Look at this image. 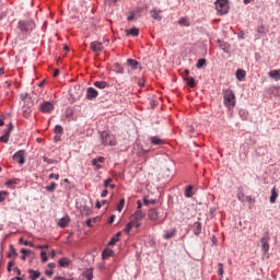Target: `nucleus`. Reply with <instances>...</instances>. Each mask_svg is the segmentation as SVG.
Instances as JSON below:
<instances>
[{
	"label": "nucleus",
	"mask_w": 280,
	"mask_h": 280,
	"mask_svg": "<svg viewBox=\"0 0 280 280\" xmlns=\"http://www.w3.org/2000/svg\"><path fill=\"white\" fill-rule=\"evenodd\" d=\"M150 143H152V145H163V143H165V140L155 136L150 138Z\"/></svg>",
	"instance_id": "obj_16"
},
{
	"label": "nucleus",
	"mask_w": 280,
	"mask_h": 280,
	"mask_svg": "<svg viewBox=\"0 0 280 280\" xmlns=\"http://www.w3.org/2000/svg\"><path fill=\"white\" fill-rule=\"evenodd\" d=\"M19 183H21L19 178H13V179L7 180L5 186L9 187L10 189H14V187H16Z\"/></svg>",
	"instance_id": "obj_13"
},
{
	"label": "nucleus",
	"mask_w": 280,
	"mask_h": 280,
	"mask_svg": "<svg viewBox=\"0 0 280 280\" xmlns=\"http://www.w3.org/2000/svg\"><path fill=\"white\" fill-rule=\"evenodd\" d=\"M69 224V219L68 217L66 218H61L58 222V226H60V229H65L67 225Z\"/></svg>",
	"instance_id": "obj_26"
},
{
	"label": "nucleus",
	"mask_w": 280,
	"mask_h": 280,
	"mask_svg": "<svg viewBox=\"0 0 280 280\" xmlns=\"http://www.w3.org/2000/svg\"><path fill=\"white\" fill-rule=\"evenodd\" d=\"M236 78L240 80V82H242V80L246 78V71L238 69L236 71Z\"/></svg>",
	"instance_id": "obj_27"
},
{
	"label": "nucleus",
	"mask_w": 280,
	"mask_h": 280,
	"mask_svg": "<svg viewBox=\"0 0 280 280\" xmlns=\"http://www.w3.org/2000/svg\"><path fill=\"white\" fill-rule=\"evenodd\" d=\"M148 218L152 222H156V220H159V210L158 209H150L148 211Z\"/></svg>",
	"instance_id": "obj_11"
},
{
	"label": "nucleus",
	"mask_w": 280,
	"mask_h": 280,
	"mask_svg": "<svg viewBox=\"0 0 280 280\" xmlns=\"http://www.w3.org/2000/svg\"><path fill=\"white\" fill-rule=\"evenodd\" d=\"M69 264H71V260H69V258H67V257L59 259V266H61V268H67V266H69Z\"/></svg>",
	"instance_id": "obj_25"
},
{
	"label": "nucleus",
	"mask_w": 280,
	"mask_h": 280,
	"mask_svg": "<svg viewBox=\"0 0 280 280\" xmlns=\"http://www.w3.org/2000/svg\"><path fill=\"white\" fill-rule=\"evenodd\" d=\"M90 48L94 54H102L104 51V45L101 42H92Z\"/></svg>",
	"instance_id": "obj_8"
},
{
	"label": "nucleus",
	"mask_w": 280,
	"mask_h": 280,
	"mask_svg": "<svg viewBox=\"0 0 280 280\" xmlns=\"http://www.w3.org/2000/svg\"><path fill=\"white\" fill-rule=\"evenodd\" d=\"M185 196L186 198H192L194 197V186L189 185L185 189Z\"/></svg>",
	"instance_id": "obj_23"
},
{
	"label": "nucleus",
	"mask_w": 280,
	"mask_h": 280,
	"mask_svg": "<svg viewBox=\"0 0 280 280\" xmlns=\"http://www.w3.org/2000/svg\"><path fill=\"white\" fill-rule=\"evenodd\" d=\"M60 139H61L60 135L56 133V136L54 137L55 143H58V141H60Z\"/></svg>",
	"instance_id": "obj_61"
},
{
	"label": "nucleus",
	"mask_w": 280,
	"mask_h": 280,
	"mask_svg": "<svg viewBox=\"0 0 280 280\" xmlns=\"http://www.w3.org/2000/svg\"><path fill=\"white\" fill-rule=\"evenodd\" d=\"M55 135H62V132H65V129L62 128V126L57 125L54 129Z\"/></svg>",
	"instance_id": "obj_37"
},
{
	"label": "nucleus",
	"mask_w": 280,
	"mask_h": 280,
	"mask_svg": "<svg viewBox=\"0 0 280 280\" xmlns=\"http://www.w3.org/2000/svg\"><path fill=\"white\" fill-rule=\"evenodd\" d=\"M94 86H96V89L104 90L107 89L108 83L106 81H96L94 82Z\"/></svg>",
	"instance_id": "obj_22"
},
{
	"label": "nucleus",
	"mask_w": 280,
	"mask_h": 280,
	"mask_svg": "<svg viewBox=\"0 0 280 280\" xmlns=\"http://www.w3.org/2000/svg\"><path fill=\"white\" fill-rule=\"evenodd\" d=\"M84 277H85L86 280H93V270L92 269H88L84 272Z\"/></svg>",
	"instance_id": "obj_34"
},
{
	"label": "nucleus",
	"mask_w": 280,
	"mask_h": 280,
	"mask_svg": "<svg viewBox=\"0 0 280 280\" xmlns=\"http://www.w3.org/2000/svg\"><path fill=\"white\" fill-rule=\"evenodd\" d=\"M133 226H135V223H132L131 221L129 223H127V225L124 229L126 235H130V231H132Z\"/></svg>",
	"instance_id": "obj_29"
},
{
	"label": "nucleus",
	"mask_w": 280,
	"mask_h": 280,
	"mask_svg": "<svg viewBox=\"0 0 280 280\" xmlns=\"http://www.w3.org/2000/svg\"><path fill=\"white\" fill-rule=\"evenodd\" d=\"M92 165H95L96 170H102V164L95 159L92 160Z\"/></svg>",
	"instance_id": "obj_46"
},
{
	"label": "nucleus",
	"mask_w": 280,
	"mask_h": 280,
	"mask_svg": "<svg viewBox=\"0 0 280 280\" xmlns=\"http://www.w3.org/2000/svg\"><path fill=\"white\" fill-rule=\"evenodd\" d=\"M0 141L2 142V143H8V141H10V136H2V137H0Z\"/></svg>",
	"instance_id": "obj_48"
},
{
	"label": "nucleus",
	"mask_w": 280,
	"mask_h": 280,
	"mask_svg": "<svg viewBox=\"0 0 280 280\" xmlns=\"http://www.w3.org/2000/svg\"><path fill=\"white\" fill-rule=\"evenodd\" d=\"M219 47L222 49V51H224V54H229L231 50V45H229L226 42L219 40Z\"/></svg>",
	"instance_id": "obj_14"
},
{
	"label": "nucleus",
	"mask_w": 280,
	"mask_h": 280,
	"mask_svg": "<svg viewBox=\"0 0 280 280\" xmlns=\"http://www.w3.org/2000/svg\"><path fill=\"white\" fill-rule=\"evenodd\" d=\"M32 106H34V102H31L27 107H23V117L26 119L32 115Z\"/></svg>",
	"instance_id": "obj_12"
},
{
	"label": "nucleus",
	"mask_w": 280,
	"mask_h": 280,
	"mask_svg": "<svg viewBox=\"0 0 280 280\" xmlns=\"http://www.w3.org/2000/svg\"><path fill=\"white\" fill-rule=\"evenodd\" d=\"M137 84L141 88L145 86V80L143 79H135Z\"/></svg>",
	"instance_id": "obj_47"
},
{
	"label": "nucleus",
	"mask_w": 280,
	"mask_h": 280,
	"mask_svg": "<svg viewBox=\"0 0 280 280\" xmlns=\"http://www.w3.org/2000/svg\"><path fill=\"white\" fill-rule=\"evenodd\" d=\"M42 159H43L44 163H47L48 165H54V163H56V160H51L47 156H43Z\"/></svg>",
	"instance_id": "obj_43"
},
{
	"label": "nucleus",
	"mask_w": 280,
	"mask_h": 280,
	"mask_svg": "<svg viewBox=\"0 0 280 280\" xmlns=\"http://www.w3.org/2000/svg\"><path fill=\"white\" fill-rule=\"evenodd\" d=\"M12 130H14V126H12V124L9 125V127L7 129H4V136L10 137V133L12 132Z\"/></svg>",
	"instance_id": "obj_39"
},
{
	"label": "nucleus",
	"mask_w": 280,
	"mask_h": 280,
	"mask_svg": "<svg viewBox=\"0 0 280 280\" xmlns=\"http://www.w3.org/2000/svg\"><path fill=\"white\" fill-rule=\"evenodd\" d=\"M277 198H279V192L277 191V188L273 187L271 189L270 203L275 205V202H277Z\"/></svg>",
	"instance_id": "obj_17"
},
{
	"label": "nucleus",
	"mask_w": 280,
	"mask_h": 280,
	"mask_svg": "<svg viewBox=\"0 0 280 280\" xmlns=\"http://www.w3.org/2000/svg\"><path fill=\"white\" fill-rule=\"evenodd\" d=\"M28 273H30L31 280H36L40 277V271H38V270L30 269Z\"/></svg>",
	"instance_id": "obj_18"
},
{
	"label": "nucleus",
	"mask_w": 280,
	"mask_h": 280,
	"mask_svg": "<svg viewBox=\"0 0 280 280\" xmlns=\"http://www.w3.org/2000/svg\"><path fill=\"white\" fill-rule=\"evenodd\" d=\"M95 161H97L98 163H104L105 159L104 156H100L97 159H94Z\"/></svg>",
	"instance_id": "obj_63"
},
{
	"label": "nucleus",
	"mask_w": 280,
	"mask_h": 280,
	"mask_svg": "<svg viewBox=\"0 0 280 280\" xmlns=\"http://www.w3.org/2000/svg\"><path fill=\"white\" fill-rule=\"evenodd\" d=\"M268 75L272 80H276V82H279V80H280V70H270Z\"/></svg>",
	"instance_id": "obj_15"
},
{
	"label": "nucleus",
	"mask_w": 280,
	"mask_h": 280,
	"mask_svg": "<svg viewBox=\"0 0 280 280\" xmlns=\"http://www.w3.org/2000/svg\"><path fill=\"white\" fill-rule=\"evenodd\" d=\"M127 65L128 67H131V69H139V61L135 60V59H128L127 60Z\"/></svg>",
	"instance_id": "obj_21"
},
{
	"label": "nucleus",
	"mask_w": 280,
	"mask_h": 280,
	"mask_svg": "<svg viewBox=\"0 0 280 280\" xmlns=\"http://www.w3.org/2000/svg\"><path fill=\"white\" fill-rule=\"evenodd\" d=\"M178 25H183V27H189V21L185 18H180L178 20Z\"/></svg>",
	"instance_id": "obj_31"
},
{
	"label": "nucleus",
	"mask_w": 280,
	"mask_h": 280,
	"mask_svg": "<svg viewBox=\"0 0 280 280\" xmlns=\"http://www.w3.org/2000/svg\"><path fill=\"white\" fill-rule=\"evenodd\" d=\"M150 14L154 19V21H161V15L159 14V11L152 10L150 11Z\"/></svg>",
	"instance_id": "obj_30"
},
{
	"label": "nucleus",
	"mask_w": 280,
	"mask_h": 280,
	"mask_svg": "<svg viewBox=\"0 0 280 280\" xmlns=\"http://www.w3.org/2000/svg\"><path fill=\"white\" fill-rule=\"evenodd\" d=\"M97 95H100V92H97L95 88H88L85 95L86 100L93 101L97 97Z\"/></svg>",
	"instance_id": "obj_9"
},
{
	"label": "nucleus",
	"mask_w": 280,
	"mask_h": 280,
	"mask_svg": "<svg viewBox=\"0 0 280 280\" xmlns=\"http://www.w3.org/2000/svg\"><path fill=\"white\" fill-rule=\"evenodd\" d=\"M126 205V199H120L119 203L117 205V211H124V207Z\"/></svg>",
	"instance_id": "obj_36"
},
{
	"label": "nucleus",
	"mask_w": 280,
	"mask_h": 280,
	"mask_svg": "<svg viewBox=\"0 0 280 280\" xmlns=\"http://www.w3.org/2000/svg\"><path fill=\"white\" fill-rule=\"evenodd\" d=\"M14 255H16V249H14V247H11V250L8 254V257H14Z\"/></svg>",
	"instance_id": "obj_50"
},
{
	"label": "nucleus",
	"mask_w": 280,
	"mask_h": 280,
	"mask_svg": "<svg viewBox=\"0 0 280 280\" xmlns=\"http://www.w3.org/2000/svg\"><path fill=\"white\" fill-rule=\"evenodd\" d=\"M21 253H22V255H30V253H32V250L22 248Z\"/></svg>",
	"instance_id": "obj_59"
},
{
	"label": "nucleus",
	"mask_w": 280,
	"mask_h": 280,
	"mask_svg": "<svg viewBox=\"0 0 280 280\" xmlns=\"http://www.w3.org/2000/svg\"><path fill=\"white\" fill-rule=\"evenodd\" d=\"M187 78H190V77H189V70H185V71L183 72V79L185 80V82H186Z\"/></svg>",
	"instance_id": "obj_53"
},
{
	"label": "nucleus",
	"mask_w": 280,
	"mask_h": 280,
	"mask_svg": "<svg viewBox=\"0 0 280 280\" xmlns=\"http://www.w3.org/2000/svg\"><path fill=\"white\" fill-rule=\"evenodd\" d=\"M200 233H202V224L200 222H195L194 223V234L200 235Z\"/></svg>",
	"instance_id": "obj_19"
},
{
	"label": "nucleus",
	"mask_w": 280,
	"mask_h": 280,
	"mask_svg": "<svg viewBox=\"0 0 280 280\" xmlns=\"http://www.w3.org/2000/svg\"><path fill=\"white\" fill-rule=\"evenodd\" d=\"M223 104L226 108L235 107V94L231 90H226L223 94Z\"/></svg>",
	"instance_id": "obj_1"
},
{
	"label": "nucleus",
	"mask_w": 280,
	"mask_h": 280,
	"mask_svg": "<svg viewBox=\"0 0 280 280\" xmlns=\"http://www.w3.org/2000/svg\"><path fill=\"white\" fill-rule=\"evenodd\" d=\"M257 32H258L259 34H266V27L259 26L258 30H257Z\"/></svg>",
	"instance_id": "obj_57"
},
{
	"label": "nucleus",
	"mask_w": 280,
	"mask_h": 280,
	"mask_svg": "<svg viewBox=\"0 0 280 280\" xmlns=\"http://www.w3.org/2000/svg\"><path fill=\"white\" fill-rule=\"evenodd\" d=\"M113 256V250L110 249H105L103 252V259H106L107 257H112Z\"/></svg>",
	"instance_id": "obj_42"
},
{
	"label": "nucleus",
	"mask_w": 280,
	"mask_h": 280,
	"mask_svg": "<svg viewBox=\"0 0 280 280\" xmlns=\"http://www.w3.org/2000/svg\"><path fill=\"white\" fill-rule=\"evenodd\" d=\"M205 65H207V59H198V61L196 63V68L202 69V67H205Z\"/></svg>",
	"instance_id": "obj_33"
},
{
	"label": "nucleus",
	"mask_w": 280,
	"mask_h": 280,
	"mask_svg": "<svg viewBox=\"0 0 280 280\" xmlns=\"http://www.w3.org/2000/svg\"><path fill=\"white\" fill-rule=\"evenodd\" d=\"M261 244H262V250L264 253H268V250H270V234L268 232H266L264 234V236L260 240Z\"/></svg>",
	"instance_id": "obj_6"
},
{
	"label": "nucleus",
	"mask_w": 280,
	"mask_h": 280,
	"mask_svg": "<svg viewBox=\"0 0 280 280\" xmlns=\"http://www.w3.org/2000/svg\"><path fill=\"white\" fill-rule=\"evenodd\" d=\"M186 84L190 86V89H196V79H194V77L187 78Z\"/></svg>",
	"instance_id": "obj_28"
},
{
	"label": "nucleus",
	"mask_w": 280,
	"mask_h": 280,
	"mask_svg": "<svg viewBox=\"0 0 280 280\" xmlns=\"http://www.w3.org/2000/svg\"><path fill=\"white\" fill-rule=\"evenodd\" d=\"M128 21H135V13H130L127 18Z\"/></svg>",
	"instance_id": "obj_62"
},
{
	"label": "nucleus",
	"mask_w": 280,
	"mask_h": 280,
	"mask_svg": "<svg viewBox=\"0 0 280 280\" xmlns=\"http://www.w3.org/2000/svg\"><path fill=\"white\" fill-rule=\"evenodd\" d=\"M54 103H51V102H44V103H42L40 104V110L43 112V113H51L52 110H54Z\"/></svg>",
	"instance_id": "obj_10"
},
{
	"label": "nucleus",
	"mask_w": 280,
	"mask_h": 280,
	"mask_svg": "<svg viewBox=\"0 0 280 280\" xmlns=\"http://www.w3.org/2000/svg\"><path fill=\"white\" fill-rule=\"evenodd\" d=\"M215 10L220 16L229 14V1L228 0H217Z\"/></svg>",
	"instance_id": "obj_3"
},
{
	"label": "nucleus",
	"mask_w": 280,
	"mask_h": 280,
	"mask_svg": "<svg viewBox=\"0 0 280 280\" xmlns=\"http://www.w3.org/2000/svg\"><path fill=\"white\" fill-rule=\"evenodd\" d=\"M117 242H119V238L113 237V238L110 240L109 244H110V246H113V245L117 244Z\"/></svg>",
	"instance_id": "obj_58"
},
{
	"label": "nucleus",
	"mask_w": 280,
	"mask_h": 280,
	"mask_svg": "<svg viewBox=\"0 0 280 280\" xmlns=\"http://www.w3.org/2000/svg\"><path fill=\"white\" fill-rule=\"evenodd\" d=\"M145 218V214L141 210H137L133 214L130 215V222L131 224H135L136 229H139L141 226V220Z\"/></svg>",
	"instance_id": "obj_4"
},
{
	"label": "nucleus",
	"mask_w": 280,
	"mask_h": 280,
	"mask_svg": "<svg viewBox=\"0 0 280 280\" xmlns=\"http://www.w3.org/2000/svg\"><path fill=\"white\" fill-rule=\"evenodd\" d=\"M104 205H106V200L97 201L96 209H102V207H104Z\"/></svg>",
	"instance_id": "obj_49"
},
{
	"label": "nucleus",
	"mask_w": 280,
	"mask_h": 280,
	"mask_svg": "<svg viewBox=\"0 0 280 280\" xmlns=\"http://www.w3.org/2000/svg\"><path fill=\"white\" fill-rule=\"evenodd\" d=\"M97 220H100L98 217L93 218V219H88L85 224H86V226H89L91 229L93 226V222H97Z\"/></svg>",
	"instance_id": "obj_35"
},
{
	"label": "nucleus",
	"mask_w": 280,
	"mask_h": 280,
	"mask_svg": "<svg viewBox=\"0 0 280 280\" xmlns=\"http://www.w3.org/2000/svg\"><path fill=\"white\" fill-rule=\"evenodd\" d=\"M40 259L44 264L47 262L48 258H47V253L46 252L40 253Z\"/></svg>",
	"instance_id": "obj_45"
},
{
	"label": "nucleus",
	"mask_w": 280,
	"mask_h": 280,
	"mask_svg": "<svg viewBox=\"0 0 280 280\" xmlns=\"http://www.w3.org/2000/svg\"><path fill=\"white\" fill-rule=\"evenodd\" d=\"M13 161H16L20 165L25 163V150L18 151L13 156Z\"/></svg>",
	"instance_id": "obj_7"
},
{
	"label": "nucleus",
	"mask_w": 280,
	"mask_h": 280,
	"mask_svg": "<svg viewBox=\"0 0 280 280\" xmlns=\"http://www.w3.org/2000/svg\"><path fill=\"white\" fill-rule=\"evenodd\" d=\"M245 202L253 203V202H255V199H253L252 196H245Z\"/></svg>",
	"instance_id": "obj_51"
},
{
	"label": "nucleus",
	"mask_w": 280,
	"mask_h": 280,
	"mask_svg": "<svg viewBox=\"0 0 280 280\" xmlns=\"http://www.w3.org/2000/svg\"><path fill=\"white\" fill-rule=\"evenodd\" d=\"M144 205H156V200H148V199H144Z\"/></svg>",
	"instance_id": "obj_56"
},
{
	"label": "nucleus",
	"mask_w": 280,
	"mask_h": 280,
	"mask_svg": "<svg viewBox=\"0 0 280 280\" xmlns=\"http://www.w3.org/2000/svg\"><path fill=\"white\" fill-rule=\"evenodd\" d=\"M18 30L22 32V34H30L34 30V21L26 20V21H20L18 23Z\"/></svg>",
	"instance_id": "obj_2"
},
{
	"label": "nucleus",
	"mask_w": 280,
	"mask_h": 280,
	"mask_svg": "<svg viewBox=\"0 0 280 280\" xmlns=\"http://www.w3.org/2000/svg\"><path fill=\"white\" fill-rule=\"evenodd\" d=\"M219 275L220 277H222V275H224V268L222 267V264H219Z\"/></svg>",
	"instance_id": "obj_55"
},
{
	"label": "nucleus",
	"mask_w": 280,
	"mask_h": 280,
	"mask_svg": "<svg viewBox=\"0 0 280 280\" xmlns=\"http://www.w3.org/2000/svg\"><path fill=\"white\" fill-rule=\"evenodd\" d=\"M163 237L164 240H172V237H176V229L165 232Z\"/></svg>",
	"instance_id": "obj_20"
},
{
	"label": "nucleus",
	"mask_w": 280,
	"mask_h": 280,
	"mask_svg": "<svg viewBox=\"0 0 280 280\" xmlns=\"http://www.w3.org/2000/svg\"><path fill=\"white\" fill-rule=\"evenodd\" d=\"M127 36H139V28L132 27L126 31Z\"/></svg>",
	"instance_id": "obj_24"
},
{
	"label": "nucleus",
	"mask_w": 280,
	"mask_h": 280,
	"mask_svg": "<svg viewBox=\"0 0 280 280\" xmlns=\"http://www.w3.org/2000/svg\"><path fill=\"white\" fill-rule=\"evenodd\" d=\"M20 97H21V100H22L23 102H28V104L32 103V98H28V94H27V93L21 94Z\"/></svg>",
	"instance_id": "obj_41"
},
{
	"label": "nucleus",
	"mask_w": 280,
	"mask_h": 280,
	"mask_svg": "<svg viewBox=\"0 0 280 280\" xmlns=\"http://www.w3.org/2000/svg\"><path fill=\"white\" fill-rule=\"evenodd\" d=\"M101 139L103 145H117V140H115V137L110 136L108 131H103L101 133Z\"/></svg>",
	"instance_id": "obj_5"
},
{
	"label": "nucleus",
	"mask_w": 280,
	"mask_h": 280,
	"mask_svg": "<svg viewBox=\"0 0 280 280\" xmlns=\"http://www.w3.org/2000/svg\"><path fill=\"white\" fill-rule=\"evenodd\" d=\"M110 183H113V178L109 177V178L105 179L104 187H108L110 185Z\"/></svg>",
	"instance_id": "obj_54"
},
{
	"label": "nucleus",
	"mask_w": 280,
	"mask_h": 280,
	"mask_svg": "<svg viewBox=\"0 0 280 280\" xmlns=\"http://www.w3.org/2000/svg\"><path fill=\"white\" fill-rule=\"evenodd\" d=\"M49 178H55V180H60V175H59V174H54V173H51V174L49 175Z\"/></svg>",
	"instance_id": "obj_52"
},
{
	"label": "nucleus",
	"mask_w": 280,
	"mask_h": 280,
	"mask_svg": "<svg viewBox=\"0 0 280 280\" xmlns=\"http://www.w3.org/2000/svg\"><path fill=\"white\" fill-rule=\"evenodd\" d=\"M108 196V190L107 189H104L101 194V197L102 198H106Z\"/></svg>",
	"instance_id": "obj_60"
},
{
	"label": "nucleus",
	"mask_w": 280,
	"mask_h": 280,
	"mask_svg": "<svg viewBox=\"0 0 280 280\" xmlns=\"http://www.w3.org/2000/svg\"><path fill=\"white\" fill-rule=\"evenodd\" d=\"M236 198L240 200V202H246V195H244L242 191L237 192Z\"/></svg>",
	"instance_id": "obj_38"
},
{
	"label": "nucleus",
	"mask_w": 280,
	"mask_h": 280,
	"mask_svg": "<svg viewBox=\"0 0 280 280\" xmlns=\"http://www.w3.org/2000/svg\"><path fill=\"white\" fill-rule=\"evenodd\" d=\"M16 262H14V260H11L8 262V267L7 270L8 272H12V267L15 266Z\"/></svg>",
	"instance_id": "obj_44"
},
{
	"label": "nucleus",
	"mask_w": 280,
	"mask_h": 280,
	"mask_svg": "<svg viewBox=\"0 0 280 280\" xmlns=\"http://www.w3.org/2000/svg\"><path fill=\"white\" fill-rule=\"evenodd\" d=\"M58 184L56 182H51L49 186H46V191H56Z\"/></svg>",
	"instance_id": "obj_32"
},
{
	"label": "nucleus",
	"mask_w": 280,
	"mask_h": 280,
	"mask_svg": "<svg viewBox=\"0 0 280 280\" xmlns=\"http://www.w3.org/2000/svg\"><path fill=\"white\" fill-rule=\"evenodd\" d=\"M9 192L5 190L0 191V202H3L8 198Z\"/></svg>",
	"instance_id": "obj_40"
},
{
	"label": "nucleus",
	"mask_w": 280,
	"mask_h": 280,
	"mask_svg": "<svg viewBox=\"0 0 280 280\" xmlns=\"http://www.w3.org/2000/svg\"><path fill=\"white\" fill-rule=\"evenodd\" d=\"M56 280H71V279H67L65 277H57Z\"/></svg>",
	"instance_id": "obj_64"
}]
</instances>
